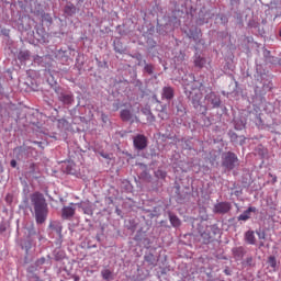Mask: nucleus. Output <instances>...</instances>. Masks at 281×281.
Wrapping results in <instances>:
<instances>
[{
	"instance_id": "1",
	"label": "nucleus",
	"mask_w": 281,
	"mask_h": 281,
	"mask_svg": "<svg viewBox=\"0 0 281 281\" xmlns=\"http://www.w3.org/2000/svg\"><path fill=\"white\" fill-rule=\"evenodd\" d=\"M31 205L33 206L35 221L37 225H43L47 221V215L49 214V209L47 206V200L45 195L41 192H34L30 196Z\"/></svg>"
},
{
	"instance_id": "2",
	"label": "nucleus",
	"mask_w": 281,
	"mask_h": 281,
	"mask_svg": "<svg viewBox=\"0 0 281 281\" xmlns=\"http://www.w3.org/2000/svg\"><path fill=\"white\" fill-rule=\"evenodd\" d=\"M237 164H238V157L236 156V154L232 151L223 154L222 166L226 168V170H234Z\"/></svg>"
},
{
	"instance_id": "3",
	"label": "nucleus",
	"mask_w": 281,
	"mask_h": 281,
	"mask_svg": "<svg viewBox=\"0 0 281 281\" xmlns=\"http://www.w3.org/2000/svg\"><path fill=\"white\" fill-rule=\"evenodd\" d=\"M204 100L206 106H211V109H218L221 106V97L212 91L205 95Z\"/></svg>"
},
{
	"instance_id": "4",
	"label": "nucleus",
	"mask_w": 281,
	"mask_h": 281,
	"mask_svg": "<svg viewBox=\"0 0 281 281\" xmlns=\"http://www.w3.org/2000/svg\"><path fill=\"white\" fill-rule=\"evenodd\" d=\"M232 210V203L218 202L214 205V214H227Z\"/></svg>"
},
{
	"instance_id": "5",
	"label": "nucleus",
	"mask_w": 281,
	"mask_h": 281,
	"mask_svg": "<svg viewBox=\"0 0 281 281\" xmlns=\"http://www.w3.org/2000/svg\"><path fill=\"white\" fill-rule=\"evenodd\" d=\"M134 146L137 150H144V148L148 146L146 136L138 134L136 137H134Z\"/></svg>"
},
{
	"instance_id": "6",
	"label": "nucleus",
	"mask_w": 281,
	"mask_h": 281,
	"mask_svg": "<svg viewBox=\"0 0 281 281\" xmlns=\"http://www.w3.org/2000/svg\"><path fill=\"white\" fill-rule=\"evenodd\" d=\"M201 90L199 89H193L192 91L189 92V99L192 100V104L194 106H201Z\"/></svg>"
},
{
	"instance_id": "7",
	"label": "nucleus",
	"mask_w": 281,
	"mask_h": 281,
	"mask_svg": "<svg viewBox=\"0 0 281 281\" xmlns=\"http://www.w3.org/2000/svg\"><path fill=\"white\" fill-rule=\"evenodd\" d=\"M76 214V207L74 206H64L61 210L63 218H71Z\"/></svg>"
},
{
	"instance_id": "8",
	"label": "nucleus",
	"mask_w": 281,
	"mask_h": 281,
	"mask_svg": "<svg viewBox=\"0 0 281 281\" xmlns=\"http://www.w3.org/2000/svg\"><path fill=\"white\" fill-rule=\"evenodd\" d=\"M256 211V206H249L243 214L238 216V221H249L251 218V212Z\"/></svg>"
},
{
	"instance_id": "9",
	"label": "nucleus",
	"mask_w": 281,
	"mask_h": 281,
	"mask_svg": "<svg viewBox=\"0 0 281 281\" xmlns=\"http://www.w3.org/2000/svg\"><path fill=\"white\" fill-rule=\"evenodd\" d=\"M162 98H165V100H172V98H175V89H172V87L162 88Z\"/></svg>"
},
{
	"instance_id": "10",
	"label": "nucleus",
	"mask_w": 281,
	"mask_h": 281,
	"mask_svg": "<svg viewBox=\"0 0 281 281\" xmlns=\"http://www.w3.org/2000/svg\"><path fill=\"white\" fill-rule=\"evenodd\" d=\"M206 63H207V59H205V57H201V55H195V57H194L195 67H198L199 69H203V67H205Z\"/></svg>"
},
{
	"instance_id": "11",
	"label": "nucleus",
	"mask_w": 281,
	"mask_h": 281,
	"mask_svg": "<svg viewBox=\"0 0 281 281\" xmlns=\"http://www.w3.org/2000/svg\"><path fill=\"white\" fill-rule=\"evenodd\" d=\"M245 240L248 245H256V235L254 231H248L245 233Z\"/></svg>"
},
{
	"instance_id": "12",
	"label": "nucleus",
	"mask_w": 281,
	"mask_h": 281,
	"mask_svg": "<svg viewBox=\"0 0 281 281\" xmlns=\"http://www.w3.org/2000/svg\"><path fill=\"white\" fill-rule=\"evenodd\" d=\"M59 100L60 102H63L64 104H71L74 102V94H65L61 93L59 95Z\"/></svg>"
},
{
	"instance_id": "13",
	"label": "nucleus",
	"mask_w": 281,
	"mask_h": 281,
	"mask_svg": "<svg viewBox=\"0 0 281 281\" xmlns=\"http://www.w3.org/2000/svg\"><path fill=\"white\" fill-rule=\"evenodd\" d=\"M121 120L123 122H131V120H133V114L131 113V110H122Z\"/></svg>"
},
{
	"instance_id": "14",
	"label": "nucleus",
	"mask_w": 281,
	"mask_h": 281,
	"mask_svg": "<svg viewBox=\"0 0 281 281\" xmlns=\"http://www.w3.org/2000/svg\"><path fill=\"white\" fill-rule=\"evenodd\" d=\"M232 251L235 258H243V256H245V248L243 247H235Z\"/></svg>"
},
{
	"instance_id": "15",
	"label": "nucleus",
	"mask_w": 281,
	"mask_h": 281,
	"mask_svg": "<svg viewBox=\"0 0 281 281\" xmlns=\"http://www.w3.org/2000/svg\"><path fill=\"white\" fill-rule=\"evenodd\" d=\"M64 12L67 14V16H74V14H76V5L67 4L64 9Z\"/></svg>"
},
{
	"instance_id": "16",
	"label": "nucleus",
	"mask_w": 281,
	"mask_h": 281,
	"mask_svg": "<svg viewBox=\"0 0 281 281\" xmlns=\"http://www.w3.org/2000/svg\"><path fill=\"white\" fill-rule=\"evenodd\" d=\"M101 276H102L103 280H106V281L113 280V272L109 269L102 270Z\"/></svg>"
},
{
	"instance_id": "17",
	"label": "nucleus",
	"mask_w": 281,
	"mask_h": 281,
	"mask_svg": "<svg viewBox=\"0 0 281 281\" xmlns=\"http://www.w3.org/2000/svg\"><path fill=\"white\" fill-rule=\"evenodd\" d=\"M18 58L21 61L30 60V50H20L18 54Z\"/></svg>"
},
{
	"instance_id": "18",
	"label": "nucleus",
	"mask_w": 281,
	"mask_h": 281,
	"mask_svg": "<svg viewBox=\"0 0 281 281\" xmlns=\"http://www.w3.org/2000/svg\"><path fill=\"white\" fill-rule=\"evenodd\" d=\"M169 221L172 225V227H179L181 225V220L177 217V215H169Z\"/></svg>"
},
{
	"instance_id": "19",
	"label": "nucleus",
	"mask_w": 281,
	"mask_h": 281,
	"mask_svg": "<svg viewBox=\"0 0 281 281\" xmlns=\"http://www.w3.org/2000/svg\"><path fill=\"white\" fill-rule=\"evenodd\" d=\"M268 265L269 267H271V269H273V271H276L278 269V260L276 259V257L270 256L268 258Z\"/></svg>"
},
{
	"instance_id": "20",
	"label": "nucleus",
	"mask_w": 281,
	"mask_h": 281,
	"mask_svg": "<svg viewBox=\"0 0 281 281\" xmlns=\"http://www.w3.org/2000/svg\"><path fill=\"white\" fill-rule=\"evenodd\" d=\"M201 237H202L204 245H209V243L212 241V236H210V233H207V232L202 233Z\"/></svg>"
},
{
	"instance_id": "21",
	"label": "nucleus",
	"mask_w": 281,
	"mask_h": 281,
	"mask_svg": "<svg viewBox=\"0 0 281 281\" xmlns=\"http://www.w3.org/2000/svg\"><path fill=\"white\" fill-rule=\"evenodd\" d=\"M42 21H44V23H48L49 25H52L53 23L52 15L48 13L42 14Z\"/></svg>"
},
{
	"instance_id": "22",
	"label": "nucleus",
	"mask_w": 281,
	"mask_h": 281,
	"mask_svg": "<svg viewBox=\"0 0 281 281\" xmlns=\"http://www.w3.org/2000/svg\"><path fill=\"white\" fill-rule=\"evenodd\" d=\"M52 229H55V232H57V234H63V226H60L59 224L55 225V224H50Z\"/></svg>"
},
{
	"instance_id": "23",
	"label": "nucleus",
	"mask_w": 281,
	"mask_h": 281,
	"mask_svg": "<svg viewBox=\"0 0 281 281\" xmlns=\"http://www.w3.org/2000/svg\"><path fill=\"white\" fill-rule=\"evenodd\" d=\"M144 69L146 71V74H148L149 76H153V65L146 64Z\"/></svg>"
},
{
	"instance_id": "24",
	"label": "nucleus",
	"mask_w": 281,
	"mask_h": 281,
	"mask_svg": "<svg viewBox=\"0 0 281 281\" xmlns=\"http://www.w3.org/2000/svg\"><path fill=\"white\" fill-rule=\"evenodd\" d=\"M29 172H30V175H34V172H36V164L31 162L29 165Z\"/></svg>"
},
{
	"instance_id": "25",
	"label": "nucleus",
	"mask_w": 281,
	"mask_h": 281,
	"mask_svg": "<svg viewBox=\"0 0 281 281\" xmlns=\"http://www.w3.org/2000/svg\"><path fill=\"white\" fill-rule=\"evenodd\" d=\"M158 116L161 117V120H168V112H166V110H162L160 111Z\"/></svg>"
},
{
	"instance_id": "26",
	"label": "nucleus",
	"mask_w": 281,
	"mask_h": 281,
	"mask_svg": "<svg viewBox=\"0 0 281 281\" xmlns=\"http://www.w3.org/2000/svg\"><path fill=\"white\" fill-rule=\"evenodd\" d=\"M142 113H143L144 115L149 116L153 112L150 111L149 108H144V109H142Z\"/></svg>"
},
{
	"instance_id": "27",
	"label": "nucleus",
	"mask_w": 281,
	"mask_h": 281,
	"mask_svg": "<svg viewBox=\"0 0 281 281\" xmlns=\"http://www.w3.org/2000/svg\"><path fill=\"white\" fill-rule=\"evenodd\" d=\"M101 120H102V122H103L104 124H106V122H109V115L102 113V114H101Z\"/></svg>"
},
{
	"instance_id": "28",
	"label": "nucleus",
	"mask_w": 281,
	"mask_h": 281,
	"mask_svg": "<svg viewBox=\"0 0 281 281\" xmlns=\"http://www.w3.org/2000/svg\"><path fill=\"white\" fill-rule=\"evenodd\" d=\"M147 120L153 123L155 122V115H153V112L147 116Z\"/></svg>"
},
{
	"instance_id": "29",
	"label": "nucleus",
	"mask_w": 281,
	"mask_h": 281,
	"mask_svg": "<svg viewBox=\"0 0 281 281\" xmlns=\"http://www.w3.org/2000/svg\"><path fill=\"white\" fill-rule=\"evenodd\" d=\"M36 265H45V257H42L40 258L37 261H36Z\"/></svg>"
},
{
	"instance_id": "30",
	"label": "nucleus",
	"mask_w": 281,
	"mask_h": 281,
	"mask_svg": "<svg viewBox=\"0 0 281 281\" xmlns=\"http://www.w3.org/2000/svg\"><path fill=\"white\" fill-rule=\"evenodd\" d=\"M114 49H115V52H117V54H123L124 53V49H122L117 46H115Z\"/></svg>"
},
{
	"instance_id": "31",
	"label": "nucleus",
	"mask_w": 281,
	"mask_h": 281,
	"mask_svg": "<svg viewBox=\"0 0 281 281\" xmlns=\"http://www.w3.org/2000/svg\"><path fill=\"white\" fill-rule=\"evenodd\" d=\"M55 93H60V86L53 87Z\"/></svg>"
},
{
	"instance_id": "32",
	"label": "nucleus",
	"mask_w": 281,
	"mask_h": 281,
	"mask_svg": "<svg viewBox=\"0 0 281 281\" xmlns=\"http://www.w3.org/2000/svg\"><path fill=\"white\" fill-rule=\"evenodd\" d=\"M11 167L16 168V160H11Z\"/></svg>"
},
{
	"instance_id": "33",
	"label": "nucleus",
	"mask_w": 281,
	"mask_h": 281,
	"mask_svg": "<svg viewBox=\"0 0 281 281\" xmlns=\"http://www.w3.org/2000/svg\"><path fill=\"white\" fill-rule=\"evenodd\" d=\"M157 175H160L161 179L166 178V173H164L162 171H158Z\"/></svg>"
},
{
	"instance_id": "34",
	"label": "nucleus",
	"mask_w": 281,
	"mask_h": 281,
	"mask_svg": "<svg viewBox=\"0 0 281 281\" xmlns=\"http://www.w3.org/2000/svg\"><path fill=\"white\" fill-rule=\"evenodd\" d=\"M33 144H36V145H38L40 146V148H41V146H43V143L42 142H33Z\"/></svg>"
},
{
	"instance_id": "35",
	"label": "nucleus",
	"mask_w": 281,
	"mask_h": 281,
	"mask_svg": "<svg viewBox=\"0 0 281 281\" xmlns=\"http://www.w3.org/2000/svg\"><path fill=\"white\" fill-rule=\"evenodd\" d=\"M0 232H5V228L1 226Z\"/></svg>"
},
{
	"instance_id": "36",
	"label": "nucleus",
	"mask_w": 281,
	"mask_h": 281,
	"mask_svg": "<svg viewBox=\"0 0 281 281\" xmlns=\"http://www.w3.org/2000/svg\"><path fill=\"white\" fill-rule=\"evenodd\" d=\"M78 280H80V278L79 277H75V281H78Z\"/></svg>"
},
{
	"instance_id": "37",
	"label": "nucleus",
	"mask_w": 281,
	"mask_h": 281,
	"mask_svg": "<svg viewBox=\"0 0 281 281\" xmlns=\"http://www.w3.org/2000/svg\"><path fill=\"white\" fill-rule=\"evenodd\" d=\"M276 181H278V178H273V182L276 183Z\"/></svg>"
},
{
	"instance_id": "38",
	"label": "nucleus",
	"mask_w": 281,
	"mask_h": 281,
	"mask_svg": "<svg viewBox=\"0 0 281 281\" xmlns=\"http://www.w3.org/2000/svg\"><path fill=\"white\" fill-rule=\"evenodd\" d=\"M190 38H194V35H192V33H191V35H190Z\"/></svg>"
},
{
	"instance_id": "39",
	"label": "nucleus",
	"mask_w": 281,
	"mask_h": 281,
	"mask_svg": "<svg viewBox=\"0 0 281 281\" xmlns=\"http://www.w3.org/2000/svg\"><path fill=\"white\" fill-rule=\"evenodd\" d=\"M186 92L188 93V88H184Z\"/></svg>"
},
{
	"instance_id": "40",
	"label": "nucleus",
	"mask_w": 281,
	"mask_h": 281,
	"mask_svg": "<svg viewBox=\"0 0 281 281\" xmlns=\"http://www.w3.org/2000/svg\"><path fill=\"white\" fill-rule=\"evenodd\" d=\"M259 238H262V236H261V235H259Z\"/></svg>"
}]
</instances>
